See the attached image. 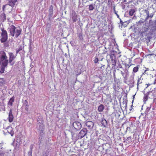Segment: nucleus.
<instances>
[{"mask_svg": "<svg viewBox=\"0 0 156 156\" xmlns=\"http://www.w3.org/2000/svg\"><path fill=\"white\" fill-rule=\"evenodd\" d=\"M9 29L11 36L16 37H17L20 34L22 31L20 29L16 30V27L13 25H11Z\"/></svg>", "mask_w": 156, "mask_h": 156, "instance_id": "obj_1", "label": "nucleus"}, {"mask_svg": "<svg viewBox=\"0 0 156 156\" xmlns=\"http://www.w3.org/2000/svg\"><path fill=\"white\" fill-rule=\"evenodd\" d=\"M8 58L5 53L4 51H1L0 52V65L7 66L9 62Z\"/></svg>", "mask_w": 156, "mask_h": 156, "instance_id": "obj_2", "label": "nucleus"}, {"mask_svg": "<svg viewBox=\"0 0 156 156\" xmlns=\"http://www.w3.org/2000/svg\"><path fill=\"white\" fill-rule=\"evenodd\" d=\"M1 30L2 31V33L0 41L2 43H4L8 39L7 33L4 28H1Z\"/></svg>", "mask_w": 156, "mask_h": 156, "instance_id": "obj_3", "label": "nucleus"}, {"mask_svg": "<svg viewBox=\"0 0 156 156\" xmlns=\"http://www.w3.org/2000/svg\"><path fill=\"white\" fill-rule=\"evenodd\" d=\"M87 130L86 128H83L80 132L78 137L79 138L81 139L84 137L86 134Z\"/></svg>", "mask_w": 156, "mask_h": 156, "instance_id": "obj_4", "label": "nucleus"}, {"mask_svg": "<svg viewBox=\"0 0 156 156\" xmlns=\"http://www.w3.org/2000/svg\"><path fill=\"white\" fill-rule=\"evenodd\" d=\"M73 127L77 130H80L82 127L80 123L78 121L74 122L73 124Z\"/></svg>", "mask_w": 156, "mask_h": 156, "instance_id": "obj_5", "label": "nucleus"}, {"mask_svg": "<svg viewBox=\"0 0 156 156\" xmlns=\"http://www.w3.org/2000/svg\"><path fill=\"white\" fill-rule=\"evenodd\" d=\"M8 119L10 122H12L14 120V116L12 114V110L10 109L9 114V116L8 118Z\"/></svg>", "mask_w": 156, "mask_h": 156, "instance_id": "obj_6", "label": "nucleus"}, {"mask_svg": "<svg viewBox=\"0 0 156 156\" xmlns=\"http://www.w3.org/2000/svg\"><path fill=\"white\" fill-rule=\"evenodd\" d=\"M86 125L88 129H91L93 128L94 125V123L92 121H88L86 122Z\"/></svg>", "mask_w": 156, "mask_h": 156, "instance_id": "obj_7", "label": "nucleus"}, {"mask_svg": "<svg viewBox=\"0 0 156 156\" xmlns=\"http://www.w3.org/2000/svg\"><path fill=\"white\" fill-rule=\"evenodd\" d=\"M6 83V81L4 78H0V89L4 87Z\"/></svg>", "mask_w": 156, "mask_h": 156, "instance_id": "obj_8", "label": "nucleus"}, {"mask_svg": "<svg viewBox=\"0 0 156 156\" xmlns=\"http://www.w3.org/2000/svg\"><path fill=\"white\" fill-rule=\"evenodd\" d=\"M9 62L11 63L12 61L15 58V56L12 52H9Z\"/></svg>", "mask_w": 156, "mask_h": 156, "instance_id": "obj_9", "label": "nucleus"}, {"mask_svg": "<svg viewBox=\"0 0 156 156\" xmlns=\"http://www.w3.org/2000/svg\"><path fill=\"white\" fill-rule=\"evenodd\" d=\"M6 130L8 133L10 134L12 136H13L14 132L12 127L9 126L7 128Z\"/></svg>", "mask_w": 156, "mask_h": 156, "instance_id": "obj_10", "label": "nucleus"}, {"mask_svg": "<svg viewBox=\"0 0 156 156\" xmlns=\"http://www.w3.org/2000/svg\"><path fill=\"white\" fill-rule=\"evenodd\" d=\"M72 18L73 22H75L76 21L77 16L75 12H74L72 13Z\"/></svg>", "mask_w": 156, "mask_h": 156, "instance_id": "obj_11", "label": "nucleus"}, {"mask_svg": "<svg viewBox=\"0 0 156 156\" xmlns=\"http://www.w3.org/2000/svg\"><path fill=\"white\" fill-rule=\"evenodd\" d=\"M17 0H8V5L13 7L17 2Z\"/></svg>", "mask_w": 156, "mask_h": 156, "instance_id": "obj_12", "label": "nucleus"}, {"mask_svg": "<svg viewBox=\"0 0 156 156\" xmlns=\"http://www.w3.org/2000/svg\"><path fill=\"white\" fill-rule=\"evenodd\" d=\"M101 123L104 127H106L107 125V122L105 119H103L101 122Z\"/></svg>", "mask_w": 156, "mask_h": 156, "instance_id": "obj_13", "label": "nucleus"}, {"mask_svg": "<svg viewBox=\"0 0 156 156\" xmlns=\"http://www.w3.org/2000/svg\"><path fill=\"white\" fill-rule=\"evenodd\" d=\"M110 56L111 60L113 59H116L114 51H112L110 52Z\"/></svg>", "mask_w": 156, "mask_h": 156, "instance_id": "obj_14", "label": "nucleus"}, {"mask_svg": "<svg viewBox=\"0 0 156 156\" xmlns=\"http://www.w3.org/2000/svg\"><path fill=\"white\" fill-rule=\"evenodd\" d=\"M14 99L15 97L13 96L10 99L8 102V105L11 106H12V105L13 103L14 102Z\"/></svg>", "mask_w": 156, "mask_h": 156, "instance_id": "obj_15", "label": "nucleus"}, {"mask_svg": "<svg viewBox=\"0 0 156 156\" xmlns=\"http://www.w3.org/2000/svg\"><path fill=\"white\" fill-rule=\"evenodd\" d=\"M112 65V68H115L116 64V59H113L111 60Z\"/></svg>", "mask_w": 156, "mask_h": 156, "instance_id": "obj_16", "label": "nucleus"}, {"mask_svg": "<svg viewBox=\"0 0 156 156\" xmlns=\"http://www.w3.org/2000/svg\"><path fill=\"white\" fill-rule=\"evenodd\" d=\"M1 21L4 22L6 19V16L5 13L3 12L2 13L0 16Z\"/></svg>", "mask_w": 156, "mask_h": 156, "instance_id": "obj_17", "label": "nucleus"}, {"mask_svg": "<svg viewBox=\"0 0 156 156\" xmlns=\"http://www.w3.org/2000/svg\"><path fill=\"white\" fill-rule=\"evenodd\" d=\"M149 95V92H148L146 94H144V96L143 98V101L145 102L147 101L148 99V96Z\"/></svg>", "mask_w": 156, "mask_h": 156, "instance_id": "obj_18", "label": "nucleus"}, {"mask_svg": "<svg viewBox=\"0 0 156 156\" xmlns=\"http://www.w3.org/2000/svg\"><path fill=\"white\" fill-rule=\"evenodd\" d=\"M1 67H0V73H3L5 70V67H6L7 66H4L3 65H1Z\"/></svg>", "mask_w": 156, "mask_h": 156, "instance_id": "obj_19", "label": "nucleus"}, {"mask_svg": "<svg viewBox=\"0 0 156 156\" xmlns=\"http://www.w3.org/2000/svg\"><path fill=\"white\" fill-rule=\"evenodd\" d=\"M104 108V107L102 105H101L98 108V110L99 112H102Z\"/></svg>", "mask_w": 156, "mask_h": 156, "instance_id": "obj_20", "label": "nucleus"}, {"mask_svg": "<svg viewBox=\"0 0 156 156\" xmlns=\"http://www.w3.org/2000/svg\"><path fill=\"white\" fill-rule=\"evenodd\" d=\"M53 6L52 5H51L49 8V15H50L51 16L53 15Z\"/></svg>", "mask_w": 156, "mask_h": 156, "instance_id": "obj_21", "label": "nucleus"}, {"mask_svg": "<svg viewBox=\"0 0 156 156\" xmlns=\"http://www.w3.org/2000/svg\"><path fill=\"white\" fill-rule=\"evenodd\" d=\"M139 66L138 65L137 66L134 67L133 70V72L134 73H136L139 70Z\"/></svg>", "mask_w": 156, "mask_h": 156, "instance_id": "obj_22", "label": "nucleus"}, {"mask_svg": "<svg viewBox=\"0 0 156 156\" xmlns=\"http://www.w3.org/2000/svg\"><path fill=\"white\" fill-rule=\"evenodd\" d=\"M131 136H129L127 137L126 141L127 144H129L131 142Z\"/></svg>", "mask_w": 156, "mask_h": 156, "instance_id": "obj_23", "label": "nucleus"}, {"mask_svg": "<svg viewBox=\"0 0 156 156\" xmlns=\"http://www.w3.org/2000/svg\"><path fill=\"white\" fill-rule=\"evenodd\" d=\"M5 152L3 150V148L2 147L0 149V156H4Z\"/></svg>", "mask_w": 156, "mask_h": 156, "instance_id": "obj_24", "label": "nucleus"}, {"mask_svg": "<svg viewBox=\"0 0 156 156\" xmlns=\"http://www.w3.org/2000/svg\"><path fill=\"white\" fill-rule=\"evenodd\" d=\"M142 78V76H141L139 79H138V80L137 81V86H138L140 84H141L142 83V80L143 79Z\"/></svg>", "mask_w": 156, "mask_h": 156, "instance_id": "obj_25", "label": "nucleus"}, {"mask_svg": "<svg viewBox=\"0 0 156 156\" xmlns=\"http://www.w3.org/2000/svg\"><path fill=\"white\" fill-rule=\"evenodd\" d=\"M135 11L133 9H131L129 11V15L131 16H132L134 13L135 12Z\"/></svg>", "mask_w": 156, "mask_h": 156, "instance_id": "obj_26", "label": "nucleus"}, {"mask_svg": "<svg viewBox=\"0 0 156 156\" xmlns=\"http://www.w3.org/2000/svg\"><path fill=\"white\" fill-rule=\"evenodd\" d=\"M149 69H146V70L144 71V73L142 74L141 75V76H142L146 74L147 75H148L149 74L147 72V70Z\"/></svg>", "mask_w": 156, "mask_h": 156, "instance_id": "obj_27", "label": "nucleus"}, {"mask_svg": "<svg viewBox=\"0 0 156 156\" xmlns=\"http://www.w3.org/2000/svg\"><path fill=\"white\" fill-rule=\"evenodd\" d=\"M94 8L92 5H89V10H92L94 9Z\"/></svg>", "mask_w": 156, "mask_h": 156, "instance_id": "obj_28", "label": "nucleus"}, {"mask_svg": "<svg viewBox=\"0 0 156 156\" xmlns=\"http://www.w3.org/2000/svg\"><path fill=\"white\" fill-rule=\"evenodd\" d=\"M132 65H129V64H125V68L126 69H128L130 66Z\"/></svg>", "mask_w": 156, "mask_h": 156, "instance_id": "obj_29", "label": "nucleus"}, {"mask_svg": "<svg viewBox=\"0 0 156 156\" xmlns=\"http://www.w3.org/2000/svg\"><path fill=\"white\" fill-rule=\"evenodd\" d=\"M98 58L96 57H95V59L94 60V62L95 63H97L98 62Z\"/></svg>", "mask_w": 156, "mask_h": 156, "instance_id": "obj_30", "label": "nucleus"}, {"mask_svg": "<svg viewBox=\"0 0 156 156\" xmlns=\"http://www.w3.org/2000/svg\"><path fill=\"white\" fill-rule=\"evenodd\" d=\"M25 102V105H26V106H29V105L28 101L27 100H25L24 101Z\"/></svg>", "mask_w": 156, "mask_h": 156, "instance_id": "obj_31", "label": "nucleus"}, {"mask_svg": "<svg viewBox=\"0 0 156 156\" xmlns=\"http://www.w3.org/2000/svg\"><path fill=\"white\" fill-rule=\"evenodd\" d=\"M145 11H146L147 12H147V19L149 17H150V16L149 15V12L148 11H147L146 10H145Z\"/></svg>", "mask_w": 156, "mask_h": 156, "instance_id": "obj_32", "label": "nucleus"}, {"mask_svg": "<svg viewBox=\"0 0 156 156\" xmlns=\"http://www.w3.org/2000/svg\"><path fill=\"white\" fill-rule=\"evenodd\" d=\"M118 66L119 68H122V65L121 64L119 63H119H118Z\"/></svg>", "mask_w": 156, "mask_h": 156, "instance_id": "obj_33", "label": "nucleus"}, {"mask_svg": "<svg viewBox=\"0 0 156 156\" xmlns=\"http://www.w3.org/2000/svg\"><path fill=\"white\" fill-rule=\"evenodd\" d=\"M8 5L7 4H6L5 5H4L3 6V7H2V10H3V11H5V7L6 6H7Z\"/></svg>", "mask_w": 156, "mask_h": 156, "instance_id": "obj_34", "label": "nucleus"}, {"mask_svg": "<svg viewBox=\"0 0 156 156\" xmlns=\"http://www.w3.org/2000/svg\"><path fill=\"white\" fill-rule=\"evenodd\" d=\"M21 50V49H20V48H19V49H18V50H16V54H17V53L19 52L20 50Z\"/></svg>", "mask_w": 156, "mask_h": 156, "instance_id": "obj_35", "label": "nucleus"}, {"mask_svg": "<svg viewBox=\"0 0 156 156\" xmlns=\"http://www.w3.org/2000/svg\"><path fill=\"white\" fill-rule=\"evenodd\" d=\"M25 109L26 111H28V106H26Z\"/></svg>", "mask_w": 156, "mask_h": 156, "instance_id": "obj_36", "label": "nucleus"}, {"mask_svg": "<svg viewBox=\"0 0 156 156\" xmlns=\"http://www.w3.org/2000/svg\"><path fill=\"white\" fill-rule=\"evenodd\" d=\"M147 87H148L149 86H150L151 85V84H147Z\"/></svg>", "mask_w": 156, "mask_h": 156, "instance_id": "obj_37", "label": "nucleus"}, {"mask_svg": "<svg viewBox=\"0 0 156 156\" xmlns=\"http://www.w3.org/2000/svg\"><path fill=\"white\" fill-rule=\"evenodd\" d=\"M115 13L117 15V16L119 17V16L118 15L117 13L115 12Z\"/></svg>", "mask_w": 156, "mask_h": 156, "instance_id": "obj_38", "label": "nucleus"}, {"mask_svg": "<svg viewBox=\"0 0 156 156\" xmlns=\"http://www.w3.org/2000/svg\"><path fill=\"white\" fill-rule=\"evenodd\" d=\"M104 66H105L104 65H103L101 67H100V69L102 67H104Z\"/></svg>", "mask_w": 156, "mask_h": 156, "instance_id": "obj_39", "label": "nucleus"}, {"mask_svg": "<svg viewBox=\"0 0 156 156\" xmlns=\"http://www.w3.org/2000/svg\"><path fill=\"white\" fill-rule=\"evenodd\" d=\"M153 55V54H149L148 55Z\"/></svg>", "mask_w": 156, "mask_h": 156, "instance_id": "obj_40", "label": "nucleus"}, {"mask_svg": "<svg viewBox=\"0 0 156 156\" xmlns=\"http://www.w3.org/2000/svg\"><path fill=\"white\" fill-rule=\"evenodd\" d=\"M43 156H48L47 155L45 154V155H44Z\"/></svg>", "mask_w": 156, "mask_h": 156, "instance_id": "obj_41", "label": "nucleus"}, {"mask_svg": "<svg viewBox=\"0 0 156 156\" xmlns=\"http://www.w3.org/2000/svg\"><path fill=\"white\" fill-rule=\"evenodd\" d=\"M152 17V16H150V17L151 18Z\"/></svg>", "mask_w": 156, "mask_h": 156, "instance_id": "obj_42", "label": "nucleus"}, {"mask_svg": "<svg viewBox=\"0 0 156 156\" xmlns=\"http://www.w3.org/2000/svg\"><path fill=\"white\" fill-rule=\"evenodd\" d=\"M9 19H10V18H8L7 20H8V21L9 20Z\"/></svg>", "mask_w": 156, "mask_h": 156, "instance_id": "obj_43", "label": "nucleus"}, {"mask_svg": "<svg viewBox=\"0 0 156 156\" xmlns=\"http://www.w3.org/2000/svg\"><path fill=\"white\" fill-rule=\"evenodd\" d=\"M125 122H124L123 124H122V126H123V125L124 124V123H125Z\"/></svg>", "mask_w": 156, "mask_h": 156, "instance_id": "obj_44", "label": "nucleus"}, {"mask_svg": "<svg viewBox=\"0 0 156 156\" xmlns=\"http://www.w3.org/2000/svg\"><path fill=\"white\" fill-rule=\"evenodd\" d=\"M121 74H123V73H122V72Z\"/></svg>", "mask_w": 156, "mask_h": 156, "instance_id": "obj_45", "label": "nucleus"}, {"mask_svg": "<svg viewBox=\"0 0 156 156\" xmlns=\"http://www.w3.org/2000/svg\"><path fill=\"white\" fill-rule=\"evenodd\" d=\"M126 2V0H124V2Z\"/></svg>", "mask_w": 156, "mask_h": 156, "instance_id": "obj_46", "label": "nucleus"}, {"mask_svg": "<svg viewBox=\"0 0 156 156\" xmlns=\"http://www.w3.org/2000/svg\"><path fill=\"white\" fill-rule=\"evenodd\" d=\"M1 105V103L0 102V105Z\"/></svg>", "mask_w": 156, "mask_h": 156, "instance_id": "obj_47", "label": "nucleus"}]
</instances>
